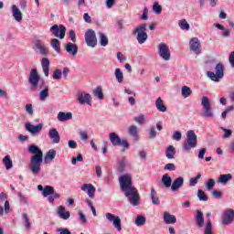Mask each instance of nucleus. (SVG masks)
Returning <instances> with one entry per match:
<instances>
[{
    "mask_svg": "<svg viewBox=\"0 0 234 234\" xmlns=\"http://www.w3.org/2000/svg\"><path fill=\"white\" fill-rule=\"evenodd\" d=\"M49 32L55 36V37H58V39H65V34L67 33V27L65 26L54 25L50 27Z\"/></svg>",
    "mask_w": 234,
    "mask_h": 234,
    "instance_id": "9d476101",
    "label": "nucleus"
},
{
    "mask_svg": "<svg viewBox=\"0 0 234 234\" xmlns=\"http://www.w3.org/2000/svg\"><path fill=\"white\" fill-rule=\"evenodd\" d=\"M43 197H50V195H54V187L51 186H46L42 192Z\"/></svg>",
    "mask_w": 234,
    "mask_h": 234,
    "instance_id": "37998d69",
    "label": "nucleus"
},
{
    "mask_svg": "<svg viewBox=\"0 0 234 234\" xmlns=\"http://www.w3.org/2000/svg\"><path fill=\"white\" fill-rule=\"evenodd\" d=\"M57 233H59V234H71V232H70V230L69 229H63V228L57 229Z\"/></svg>",
    "mask_w": 234,
    "mask_h": 234,
    "instance_id": "0e129e2a",
    "label": "nucleus"
},
{
    "mask_svg": "<svg viewBox=\"0 0 234 234\" xmlns=\"http://www.w3.org/2000/svg\"><path fill=\"white\" fill-rule=\"evenodd\" d=\"M3 164L5 165V169L9 171V169H12L14 167V165L12 164V159L10 158V155H5L3 159Z\"/></svg>",
    "mask_w": 234,
    "mask_h": 234,
    "instance_id": "c9c22d12",
    "label": "nucleus"
},
{
    "mask_svg": "<svg viewBox=\"0 0 234 234\" xmlns=\"http://www.w3.org/2000/svg\"><path fill=\"white\" fill-rule=\"evenodd\" d=\"M196 224L198 228H204V213L200 210L197 211Z\"/></svg>",
    "mask_w": 234,
    "mask_h": 234,
    "instance_id": "c756f323",
    "label": "nucleus"
},
{
    "mask_svg": "<svg viewBox=\"0 0 234 234\" xmlns=\"http://www.w3.org/2000/svg\"><path fill=\"white\" fill-rule=\"evenodd\" d=\"M110 142L114 147H118V145H122V139L120 138V135L116 133H111L109 134Z\"/></svg>",
    "mask_w": 234,
    "mask_h": 234,
    "instance_id": "4be33fe9",
    "label": "nucleus"
},
{
    "mask_svg": "<svg viewBox=\"0 0 234 234\" xmlns=\"http://www.w3.org/2000/svg\"><path fill=\"white\" fill-rule=\"evenodd\" d=\"M229 61L230 63V67L234 69V51H232L229 56Z\"/></svg>",
    "mask_w": 234,
    "mask_h": 234,
    "instance_id": "774afa93",
    "label": "nucleus"
},
{
    "mask_svg": "<svg viewBox=\"0 0 234 234\" xmlns=\"http://www.w3.org/2000/svg\"><path fill=\"white\" fill-rule=\"evenodd\" d=\"M176 169V166L173 163H168L164 167L165 171H175Z\"/></svg>",
    "mask_w": 234,
    "mask_h": 234,
    "instance_id": "13d9d810",
    "label": "nucleus"
},
{
    "mask_svg": "<svg viewBox=\"0 0 234 234\" xmlns=\"http://www.w3.org/2000/svg\"><path fill=\"white\" fill-rule=\"evenodd\" d=\"M26 112H27L29 116H34V107L32 104H26Z\"/></svg>",
    "mask_w": 234,
    "mask_h": 234,
    "instance_id": "4d7b16f0",
    "label": "nucleus"
},
{
    "mask_svg": "<svg viewBox=\"0 0 234 234\" xmlns=\"http://www.w3.org/2000/svg\"><path fill=\"white\" fill-rule=\"evenodd\" d=\"M207 78H209L212 81L218 82L222 78H224V65L222 63H218L216 65V73L213 71L207 72Z\"/></svg>",
    "mask_w": 234,
    "mask_h": 234,
    "instance_id": "423d86ee",
    "label": "nucleus"
},
{
    "mask_svg": "<svg viewBox=\"0 0 234 234\" xmlns=\"http://www.w3.org/2000/svg\"><path fill=\"white\" fill-rule=\"evenodd\" d=\"M157 134H158V133L156 132V129L154 128V126L150 127L149 139L154 140V138H156Z\"/></svg>",
    "mask_w": 234,
    "mask_h": 234,
    "instance_id": "3c124183",
    "label": "nucleus"
},
{
    "mask_svg": "<svg viewBox=\"0 0 234 234\" xmlns=\"http://www.w3.org/2000/svg\"><path fill=\"white\" fill-rule=\"evenodd\" d=\"M61 76H63V73L61 72V69H57L53 72V80H61Z\"/></svg>",
    "mask_w": 234,
    "mask_h": 234,
    "instance_id": "5fc2aeb1",
    "label": "nucleus"
},
{
    "mask_svg": "<svg viewBox=\"0 0 234 234\" xmlns=\"http://www.w3.org/2000/svg\"><path fill=\"white\" fill-rule=\"evenodd\" d=\"M175 154H176V149H175V146L169 145L165 150L166 158H168V160H174Z\"/></svg>",
    "mask_w": 234,
    "mask_h": 234,
    "instance_id": "2f4dec72",
    "label": "nucleus"
},
{
    "mask_svg": "<svg viewBox=\"0 0 234 234\" xmlns=\"http://www.w3.org/2000/svg\"><path fill=\"white\" fill-rule=\"evenodd\" d=\"M35 48L37 49V52H39L41 56H48V50L47 48H45V46L41 45V43H35Z\"/></svg>",
    "mask_w": 234,
    "mask_h": 234,
    "instance_id": "473e14b6",
    "label": "nucleus"
},
{
    "mask_svg": "<svg viewBox=\"0 0 234 234\" xmlns=\"http://www.w3.org/2000/svg\"><path fill=\"white\" fill-rule=\"evenodd\" d=\"M11 10L14 19L17 21V23H21V21H23V13H21L19 7H17L16 5H13L11 6Z\"/></svg>",
    "mask_w": 234,
    "mask_h": 234,
    "instance_id": "f3484780",
    "label": "nucleus"
},
{
    "mask_svg": "<svg viewBox=\"0 0 234 234\" xmlns=\"http://www.w3.org/2000/svg\"><path fill=\"white\" fill-rule=\"evenodd\" d=\"M48 136L52 140V144H59V132H58V129L52 128L48 132Z\"/></svg>",
    "mask_w": 234,
    "mask_h": 234,
    "instance_id": "5701e85b",
    "label": "nucleus"
},
{
    "mask_svg": "<svg viewBox=\"0 0 234 234\" xmlns=\"http://www.w3.org/2000/svg\"><path fill=\"white\" fill-rule=\"evenodd\" d=\"M231 180H233V175L223 174L218 176L217 184H221V186H228Z\"/></svg>",
    "mask_w": 234,
    "mask_h": 234,
    "instance_id": "dca6fc26",
    "label": "nucleus"
},
{
    "mask_svg": "<svg viewBox=\"0 0 234 234\" xmlns=\"http://www.w3.org/2000/svg\"><path fill=\"white\" fill-rule=\"evenodd\" d=\"M41 80V77L39 76V73L37 72V69L34 68L31 69L29 73V78L27 80L28 83L31 85V90H36L37 87H39V80Z\"/></svg>",
    "mask_w": 234,
    "mask_h": 234,
    "instance_id": "0eeeda50",
    "label": "nucleus"
},
{
    "mask_svg": "<svg viewBox=\"0 0 234 234\" xmlns=\"http://www.w3.org/2000/svg\"><path fill=\"white\" fill-rule=\"evenodd\" d=\"M222 131L224 132L223 138H230L231 134H233V131L226 129V128H221Z\"/></svg>",
    "mask_w": 234,
    "mask_h": 234,
    "instance_id": "680f3d73",
    "label": "nucleus"
},
{
    "mask_svg": "<svg viewBox=\"0 0 234 234\" xmlns=\"http://www.w3.org/2000/svg\"><path fill=\"white\" fill-rule=\"evenodd\" d=\"M115 80L119 83H123V72L120 68H117L114 71Z\"/></svg>",
    "mask_w": 234,
    "mask_h": 234,
    "instance_id": "e433bc0d",
    "label": "nucleus"
},
{
    "mask_svg": "<svg viewBox=\"0 0 234 234\" xmlns=\"http://www.w3.org/2000/svg\"><path fill=\"white\" fill-rule=\"evenodd\" d=\"M197 197H198L199 200H201L202 202H207V195H206V193L203 192L202 189H198V190H197Z\"/></svg>",
    "mask_w": 234,
    "mask_h": 234,
    "instance_id": "de8ad7c7",
    "label": "nucleus"
},
{
    "mask_svg": "<svg viewBox=\"0 0 234 234\" xmlns=\"http://www.w3.org/2000/svg\"><path fill=\"white\" fill-rule=\"evenodd\" d=\"M133 120L139 125H144V123H145V115L144 114H140L137 117H134Z\"/></svg>",
    "mask_w": 234,
    "mask_h": 234,
    "instance_id": "09e8293b",
    "label": "nucleus"
},
{
    "mask_svg": "<svg viewBox=\"0 0 234 234\" xmlns=\"http://www.w3.org/2000/svg\"><path fill=\"white\" fill-rule=\"evenodd\" d=\"M145 217L142 216V215H138L137 218H135V225L140 228L142 226H145Z\"/></svg>",
    "mask_w": 234,
    "mask_h": 234,
    "instance_id": "79ce46f5",
    "label": "nucleus"
},
{
    "mask_svg": "<svg viewBox=\"0 0 234 234\" xmlns=\"http://www.w3.org/2000/svg\"><path fill=\"white\" fill-rule=\"evenodd\" d=\"M78 215H79V218H80L81 224H86L87 217L85 216V214L79 212Z\"/></svg>",
    "mask_w": 234,
    "mask_h": 234,
    "instance_id": "69168bd1",
    "label": "nucleus"
},
{
    "mask_svg": "<svg viewBox=\"0 0 234 234\" xmlns=\"http://www.w3.org/2000/svg\"><path fill=\"white\" fill-rule=\"evenodd\" d=\"M150 197L152 200V204H154L155 206H160V198H158L156 190H154V188H151Z\"/></svg>",
    "mask_w": 234,
    "mask_h": 234,
    "instance_id": "72a5a7b5",
    "label": "nucleus"
},
{
    "mask_svg": "<svg viewBox=\"0 0 234 234\" xmlns=\"http://www.w3.org/2000/svg\"><path fill=\"white\" fill-rule=\"evenodd\" d=\"M183 186H184V177L179 176L173 181L171 189L172 191L175 192V191H178V189H180Z\"/></svg>",
    "mask_w": 234,
    "mask_h": 234,
    "instance_id": "412c9836",
    "label": "nucleus"
},
{
    "mask_svg": "<svg viewBox=\"0 0 234 234\" xmlns=\"http://www.w3.org/2000/svg\"><path fill=\"white\" fill-rule=\"evenodd\" d=\"M114 5H116V0H106L105 1V6L108 10H111V8H112V6H114Z\"/></svg>",
    "mask_w": 234,
    "mask_h": 234,
    "instance_id": "bf43d9fd",
    "label": "nucleus"
},
{
    "mask_svg": "<svg viewBox=\"0 0 234 234\" xmlns=\"http://www.w3.org/2000/svg\"><path fill=\"white\" fill-rule=\"evenodd\" d=\"M84 39L87 47L94 48L98 45V38H96V32L92 29H88L85 32Z\"/></svg>",
    "mask_w": 234,
    "mask_h": 234,
    "instance_id": "6e6552de",
    "label": "nucleus"
},
{
    "mask_svg": "<svg viewBox=\"0 0 234 234\" xmlns=\"http://www.w3.org/2000/svg\"><path fill=\"white\" fill-rule=\"evenodd\" d=\"M161 182L163 186L166 188H169L173 186V178H171V176L165 174L162 176Z\"/></svg>",
    "mask_w": 234,
    "mask_h": 234,
    "instance_id": "cd10ccee",
    "label": "nucleus"
},
{
    "mask_svg": "<svg viewBox=\"0 0 234 234\" xmlns=\"http://www.w3.org/2000/svg\"><path fill=\"white\" fill-rule=\"evenodd\" d=\"M66 52L70 54L71 56L75 57L78 54V46L69 42L66 45Z\"/></svg>",
    "mask_w": 234,
    "mask_h": 234,
    "instance_id": "a878e982",
    "label": "nucleus"
},
{
    "mask_svg": "<svg viewBox=\"0 0 234 234\" xmlns=\"http://www.w3.org/2000/svg\"><path fill=\"white\" fill-rule=\"evenodd\" d=\"M163 218L165 224H176V217L169 214V212H165Z\"/></svg>",
    "mask_w": 234,
    "mask_h": 234,
    "instance_id": "b1692460",
    "label": "nucleus"
},
{
    "mask_svg": "<svg viewBox=\"0 0 234 234\" xmlns=\"http://www.w3.org/2000/svg\"><path fill=\"white\" fill-rule=\"evenodd\" d=\"M25 127L26 131H27L31 136H38L39 133L43 131V123H38L34 126L32 123L27 122Z\"/></svg>",
    "mask_w": 234,
    "mask_h": 234,
    "instance_id": "f8f14e48",
    "label": "nucleus"
},
{
    "mask_svg": "<svg viewBox=\"0 0 234 234\" xmlns=\"http://www.w3.org/2000/svg\"><path fill=\"white\" fill-rule=\"evenodd\" d=\"M197 145H198L197 133H195V131L189 130L186 133V139L183 144V151H185V153H190L191 149H195Z\"/></svg>",
    "mask_w": 234,
    "mask_h": 234,
    "instance_id": "7ed1b4c3",
    "label": "nucleus"
},
{
    "mask_svg": "<svg viewBox=\"0 0 234 234\" xmlns=\"http://www.w3.org/2000/svg\"><path fill=\"white\" fill-rule=\"evenodd\" d=\"M158 54L164 61H171V50L169 49V47L167 44L161 42L157 46Z\"/></svg>",
    "mask_w": 234,
    "mask_h": 234,
    "instance_id": "1a4fd4ad",
    "label": "nucleus"
},
{
    "mask_svg": "<svg viewBox=\"0 0 234 234\" xmlns=\"http://www.w3.org/2000/svg\"><path fill=\"white\" fill-rule=\"evenodd\" d=\"M204 234H213V225L211 224V220H208L206 223Z\"/></svg>",
    "mask_w": 234,
    "mask_h": 234,
    "instance_id": "c03bdc74",
    "label": "nucleus"
},
{
    "mask_svg": "<svg viewBox=\"0 0 234 234\" xmlns=\"http://www.w3.org/2000/svg\"><path fill=\"white\" fill-rule=\"evenodd\" d=\"M178 25L181 30H189V23L186 19L179 21Z\"/></svg>",
    "mask_w": 234,
    "mask_h": 234,
    "instance_id": "8fccbe9b",
    "label": "nucleus"
},
{
    "mask_svg": "<svg viewBox=\"0 0 234 234\" xmlns=\"http://www.w3.org/2000/svg\"><path fill=\"white\" fill-rule=\"evenodd\" d=\"M42 70L44 72V76L48 78L50 72V60L48 58H43L41 61Z\"/></svg>",
    "mask_w": 234,
    "mask_h": 234,
    "instance_id": "a211bd4d",
    "label": "nucleus"
},
{
    "mask_svg": "<svg viewBox=\"0 0 234 234\" xmlns=\"http://www.w3.org/2000/svg\"><path fill=\"white\" fill-rule=\"evenodd\" d=\"M105 217L109 222L112 223L113 228L117 229V231H122V218L119 216H116L112 213H106Z\"/></svg>",
    "mask_w": 234,
    "mask_h": 234,
    "instance_id": "9b49d317",
    "label": "nucleus"
},
{
    "mask_svg": "<svg viewBox=\"0 0 234 234\" xmlns=\"http://www.w3.org/2000/svg\"><path fill=\"white\" fill-rule=\"evenodd\" d=\"M193 94V90H191V88L189 86H183L181 89V95L183 98H189V96Z\"/></svg>",
    "mask_w": 234,
    "mask_h": 234,
    "instance_id": "4c0bfd02",
    "label": "nucleus"
},
{
    "mask_svg": "<svg viewBox=\"0 0 234 234\" xmlns=\"http://www.w3.org/2000/svg\"><path fill=\"white\" fill-rule=\"evenodd\" d=\"M93 94L98 98L99 100H103V92L101 91V87H97L93 90Z\"/></svg>",
    "mask_w": 234,
    "mask_h": 234,
    "instance_id": "49530a36",
    "label": "nucleus"
},
{
    "mask_svg": "<svg viewBox=\"0 0 234 234\" xmlns=\"http://www.w3.org/2000/svg\"><path fill=\"white\" fill-rule=\"evenodd\" d=\"M28 153L33 154L27 165V169L33 176H37L41 173V164H43V151L36 144L29 145Z\"/></svg>",
    "mask_w": 234,
    "mask_h": 234,
    "instance_id": "f03ea898",
    "label": "nucleus"
},
{
    "mask_svg": "<svg viewBox=\"0 0 234 234\" xmlns=\"http://www.w3.org/2000/svg\"><path fill=\"white\" fill-rule=\"evenodd\" d=\"M100 38V44L101 47H107V45H109V38H107V37L105 36V34L100 32L99 33Z\"/></svg>",
    "mask_w": 234,
    "mask_h": 234,
    "instance_id": "a19ab883",
    "label": "nucleus"
},
{
    "mask_svg": "<svg viewBox=\"0 0 234 234\" xmlns=\"http://www.w3.org/2000/svg\"><path fill=\"white\" fill-rule=\"evenodd\" d=\"M51 47H52V48H54L55 51H57L58 54H59V52H61L59 40H58V38L51 39Z\"/></svg>",
    "mask_w": 234,
    "mask_h": 234,
    "instance_id": "58836bf2",
    "label": "nucleus"
},
{
    "mask_svg": "<svg viewBox=\"0 0 234 234\" xmlns=\"http://www.w3.org/2000/svg\"><path fill=\"white\" fill-rule=\"evenodd\" d=\"M149 10L145 7L143 11V15L141 16L142 21H147L149 19Z\"/></svg>",
    "mask_w": 234,
    "mask_h": 234,
    "instance_id": "052dcab7",
    "label": "nucleus"
},
{
    "mask_svg": "<svg viewBox=\"0 0 234 234\" xmlns=\"http://www.w3.org/2000/svg\"><path fill=\"white\" fill-rule=\"evenodd\" d=\"M22 217H23L24 222H26L25 228L27 229L30 228L31 224H30V219L28 218V215L23 214Z\"/></svg>",
    "mask_w": 234,
    "mask_h": 234,
    "instance_id": "e2e57ef3",
    "label": "nucleus"
},
{
    "mask_svg": "<svg viewBox=\"0 0 234 234\" xmlns=\"http://www.w3.org/2000/svg\"><path fill=\"white\" fill-rule=\"evenodd\" d=\"M120 187L132 206H140V194L136 187L133 186V177L125 174L119 177Z\"/></svg>",
    "mask_w": 234,
    "mask_h": 234,
    "instance_id": "f257e3e1",
    "label": "nucleus"
},
{
    "mask_svg": "<svg viewBox=\"0 0 234 234\" xmlns=\"http://www.w3.org/2000/svg\"><path fill=\"white\" fill-rule=\"evenodd\" d=\"M77 101H79L80 105H85V103L90 105V94L85 93L83 91H79L77 93Z\"/></svg>",
    "mask_w": 234,
    "mask_h": 234,
    "instance_id": "2eb2a0df",
    "label": "nucleus"
},
{
    "mask_svg": "<svg viewBox=\"0 0 234 234\" xmlns=\"http://www.w3.org/2000/svg\"><path fill=\"white\" fill-rule=\"evenodd\" d=\"M216 28L218 30H222L221 33L222 37H229V35L231 34V31L229 29H226L222 24H215Z\"/></svg>",
    "mask_w": 234,
    "mask_h": 234,
    "instance_id": "f704fd0d",
    "label": "nucleus"
},
{
    "mask_svg": "<svg viewBox=\"0 0 234 234\" xmlns=\"http://www.w3.org/2000/svg\"><path fill=\"white\" fill-rule=\"evenodd\" d=\"M128 134L129 136H132L133 140L138 141L140 137L138 136V126L136 125H131L128 127Z\"/></svg>",
    "mask_w": 234,
    "mask_h": 234,
    "instance_id": "393cba45",
    "label": "nucleus"
},
{
    "mask_svg": "<svg viewBox=\"0 0 234 234\" xmlns=\"http://www.w3.org/2000/svg\"><path fill=\"white\" fill-rule=\"evenodd\" d=\"M87 195L88 197H90V198H94V193H96V188L94 187V186L92 184H84L81 186V191H87Z\"/></svg>",
    "mask_w": 234,
    "mask_h": 234,
    "instance_id": "aec40b11",
    "label": "nucleus"
},
{
    "mask_svg": "<svg viewBox=\"0 0 234 234\" xmlns=\"http://www.w3.org/2000/svg\"><path fill=\"white\" fill-rule=\"evenodd\" d=\"M221 220L223 226H229L234 222V210L229 208L224 211L223 215L221 216Z\"/></svg>",
    "mask_w": 234,
    "mask_h": 234,
    "instance_id": "ddd939ff",
    "label": "nucleus"
},
{
    "mask_svg": "<svg viewBox=\"0 0 234 234\" xmlns=\"http://www.w3.org/2000/svg\"><path fill=\"white\" fill-rule=\"evenodd\" d=\"M205 186L207 191H211V189L215 187V179L213 178L208 179Z\"/></svg>",
    "mask_w": 234,
    "mask_h": 234,
    "instance_id": "603ef678",
    "label": "nucleus"
},
{
    "mask_svg": "<svg viewBox=\"0 0 234 234\" xmlns=\"http://www.w3.org/2000/svg\"><path fill=\"white\" fill-rule=\"evenodd\" d=\"M48 98V86H46L42 90L39 92V101H45Z\"/></svg>",
    "mask_w": 234,
    "mask_h": 234,
    "instance_id": "ea45409f",
    "label": "nucleus"
},
{
    "mask_svg": "<svg viewBox=\"0 0 234 234\" xmlns=\"http://www.w3.org/2000/svg\"><path fill=\"white\" fill-rule=\"evenodd\" d=\"M69 38L71 39L72 43H76V31L73 29L69 30Z\"/></svg>",
    "mask_w": 234,
    "mask_h": 234,
    "instance_id": "338daca9",
    "label": "nucleus"
},
{
    "mask_svg": "<svg viewBox=\"0 0 234 234\" xmlns=\"http://www.w3.org/2000/svg\"><path fill=\"white\" fill-rule=\"evenodd\" d=\"M57 119L58 122H67L69 120H72V112H59L58 113Z\"/></svg>",
    "mask_w": 234,
    "mask_h": 234,
    "instance_id": "bb28decb",
    "label": "nucleus"
},
{
    "mask_svg": "<svg viewBox=\"0 0 234 234\" xmlns=\"http://www.w3.org/2000/svg\"><path fill=\"white\" fill-rule=\"evenodd\" d=\"M56 154H57V152L54 149H50L49 151H48L44 157L45 164H48V162H52L54 158H56Z\"/></svg>",
    "mask_w": 234,
    "mask_h": 234,
    "instance_id": "7c9ffc66",
    "label": "nucleus"
},
{
    "mask_svg": "<svg viewBox=\"0 0 234 234\" xmlns=\"http://www.w3.org/2000/svg\"><path fill=\"white\" fill-rule=\"evenodd\" d=\"M132 34L136 38L139 45H144V43L149 39V35H147V26L145 24L137 26L133 30Z\"/></svg>",
    "mask_w": 234,
    "mask_h": 234,
    "instance_id": "20e7f679",
    "label": "nucleus"
},
{
    "mask_svg": "<svg viewBox=\"0 0 234 234\" xmlns=\"http://www.w3.org/2000/svg\"><path fill=\"white\" fill-rule=\"evenodd\" d=\"M57 214L59 217V218H62V220H69L70 218V212L65 211V207L59 206L57 208Z\"/></svg>",
    "mask_w": 234,
    "mask_h": 234,
    "instance_id": "6ab92c4d",
    "label": "nucleus"
},
{
    "mask_svg": "<svg viewBox=\"0 0 234 234\" xmlns=\"http://www.w3.org/2000/svg\"><path fill=\"white\" fill-rule=\"evenodd\" d=\"M153 11L157 15L162 14V5H158V2H155L153 5Z\"/></svg>",
    "mask_w": 234,
    "mask_h": 234,
    "instance_id": "864d4df0",
    "label": "nucleus"
},
{
    "mask_svg": "<svg viewBox=\"0 0 234 234\" xmlns=\"http://www.w3.org/2000/svg\"><path fill=\"white\" fill-rule=\"evenodd\" d=\"M201 177H202V175L201 174H197L196 177L191 178L189 180L190 187H195V186H197L198 184V180H200Z\"/></svg>",
    "mask_w": 234,
    "mask_h": 234,
    "instance_id": "a18cd8bd",
    "label": "nucleus"
},
{
    "mask_svg": "<svg viewBox=\"0 0 234 234\" xmlns=\"http://www.w3.org/2000/svg\"><path fill=\"white\" fill-rule=\"evenodd\" d=\"M200 40L198 39V37H193L189 41V48L192 52H194V54H196V56H200Z\"/></svg>",
    "mask_w": 234,
    "mask_h": 234,
    "instance_id": "4468645a",
    "label": "nucleus"
},
{
    "mask_svg": "<svg viewBox=\"0 0 234 234\" xmlns=\"http://www.w3.org/2000/svg\"><path fill=\"white\" fill-rule=\"evenodd\" d=\"M155 107H156L157 111H159V112H167V106H165V104H164V101L160 97L157 98L155 101Z\"/></svg>",
    "mask_w": 234,
    "mask_h": 234,
    "instance_id": "c85d7f7f",
    "label": "nucleus"
},
{
    "mask_svg": "<svg viewBox=\"0 0 234 234\" xmlns=\"http://www.w3.org/2000/svg\"><path fill=\"white\" fill-rule=\"evenodd\" d=\"M201 105L203 106L201 116L207 120H213L215 118V112H213V107H211V101L207 97H202Z\"/></svg>",
    "mask_w": 234,
    "mask_h": 234,
    "instance_id": "39448f33",
    "label": "nucleus"
},
{
    "mask_svg": "<svg viewBox=\"0 0 234 234\" xmlns=\"http://www.w3.org/2000/svg\"><path fill=\"white\" fill-rule=\"evenodd\" d=\"M172 138L176 140V142H180L182 140V133H180V131L174 132Z\"/></svg>",
    "mask_w": 234,
    "mask_h": 234,
    "instance_id": "6e6d98bb",
    "label": "nucleus"
}]
</instances>
